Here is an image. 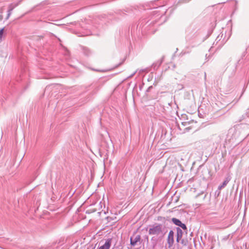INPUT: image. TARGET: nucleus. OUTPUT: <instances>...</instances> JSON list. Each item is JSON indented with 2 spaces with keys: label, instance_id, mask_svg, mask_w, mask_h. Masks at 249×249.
I'll return each instance as SVG.
<instances>
[{
  "label": "nucleus",
  "instance_id": "9d476101",
  "mask_svg": "<svg viewBox=\"0 0 249 249\" xmlns=\"http://www.w3.org/2000/svg\"><path fill=\"white\" fill-rule=\"evenodd\" d=\"M91 86L93 87L97 88V90L99 89L101 87V85L99 82H96L93 83V84H92Z\"/></svg>",
  "mask_w": 249,
  "mask_h": 249
},
{
  "label": "nucleus",
  "instance_id": "423d86ee",
  "mask_svg": "<svg viewBox=\"0 0 249 249\" xmlns=\"http://www.w3.org/2000/svg\"><path fill=\"white\" fill-rule=\"evenodd\" d=\"M83 51L84 53L87 56H89L91 54V51L89 48L87 47H83Z\"/></svg>",
  "mask_w": 249,
  "mask_h": 249
},
{
  "label": "nucleus",
  "instance_id": "9b49d317",
  "mask_svg": "<svg viewBox=\"0 0 249 249\" xmlns=\"http://www.w3.org/2000/svg\"><path fill=\"white\" fill-rule=\"evenodd\" d=\"M17 4L11 3L8 6V10L12 11L17 6Z\"/></svg>",
  "mask_w": 249,
  "mask_h": 249
},
{
  "label": "nucleus",
  "instance_id": "6e6552de",
  "mask_svg": "<svg viewBox=\"0 0 249 249\" xmlns=\"http://www.w3.org/2000/svg\"><path fill=\"white\" fill-rule=\"evenodd\" d=\"M231 178L230 176L227 177L225 178V180L223 181V182L221 184L222 185V187H223L224 188L227 185V184L229 182V181L231 180Z\"/></svg>",
  "mask_w": 249,
  "mask_h": 249
},
{
  "label": "nucleus",
  "instance_id": "4be33fe9",
  "mask_svg": "<svg viewBox=\"0 0 249 249\" xmlns=\"http://www.w3.org/2000/svg\"><path fill=\"white\" fill-rule=\"evenodd\" d=\"M183 242H184L183 240H182V241H181V243H182V244H183Z\"/></svg>",
  "mask_w": 249,
  "mask_h": 249
},
{
  "label": "nucleus",
  "instance_id": "6ab92c4d",
  "mask_svg": "<svg viewBox=\"0 0 249 249\" xmlns=\"http://www.w3.org/2000/svg\"><path fill=\"white\" fill-rule=\"evenodd\" d=\"M224 188V187H222V185H220V186H218V190H220L221 189H222V188Z\"/></svg>",
  "mask_w": 249,
  "mask_h": 249
},
{
  "label": "nucleus",
  "instance_id": "412c9836",
  "mask_svg": "<svg viewBox=\"0 0 249 249\" xmlns=\"http://www.w3.org/2000/svg\"><path fill=\"white\" fill-rule=\"evenodd\" d=\"M215 193H217V196H218L220 194V191H219L218 192H217V191H215Z\"/></svg>",
  "mask_w": 249,
  "mask_h": 249
},
{
  "label": "nucleus",
  "instance_id": "ddd939ff",
  "mask_svg": "<svg viewBox=\"0 0 249 249\" xmlns=\"http://www.w3.org/2000/svg\"><path fill=\"white\" fill-rule=\"evenodd\" d=\"M4 28L0 29V42H1L2 40V36L4 33Z\"/></svg>",
  "mask_w": 249,
  "mask_h": 249
},
{
  "label": "nucleus",
  "instance_id": "20e7f679",
  "mask_svg": "<svg viewBox=\"0 0 249 249\" xmlns=\"http://www.w3.org/2000/svg\"><path fill=\"white\" fill-rule=\"evenodd\" d=\"M141 240V236L137 235L135 237H131L130 238V244L132 246H135L138 242H139Z\"/></svg>",
  "mask_w": 249,
  "mask_h": 249
},
{
  "label": "nucleus",
  "instance_id": "f257e3e1",
  "mask_svg": "<svg viewBox=\"0 0 249 249\" xmlns=\"http://www.w3.org/2000/svg\"><path fill=\"white\" fill-rule=\"evenodd\" d=\"M164 227L162 225L160 224H155L151 226V228L149 229L148 233L150 235H160L163 234Z\"/></svg>",
  "mask_w": 249,
  "mask_h": 249
},
{
  "label": "nucleus",
  "instance_id": "2eb2a0df",
  "mask_svg": "<svg viewBox=\"0 0 249 249\" xmlns=\"http://www.w3.org/2000/svg\"><path fill=\"white\" fill-rule=\"evenodd\" d=\"M12 12V11L8 10L7 16V18H6L7 19H8L10 17V16L11 15Z\"/></svg>",
  "mask_w": 249,
  "mask_h": 249
},
{
  "label": "nucleus",
  "instance_id": "4468645a",
  "mask_svg": "<svg viewBox=\"0 0 249 249\" xmlns=\"http://www.w3.org/2000/svg\"><path fill=\"white\" fill-rule=\"evenodd\" d=\"M178 226L184 230H187V227L185 224L181 223V224H180Z\"/></svg>",
  "mask_w": 249,
  "mask_h": 249
},
{
  "label": "nucleus",
  "instance_id": "39448f33",
  "mask_svg": "<svg viewBox=\"0 0 249 249\" xmlns=\"http://www.w3.org/2000/svg\"><path fill=\"white\" fill-rule=\"evenodd\" d=\"M176 230H177L176 241L178 243H179L180 240L182 238V235H183V231L179 227H177L176 228Z\"/></svg>",
  "mask_w": 249,
  "mask_h": 249
},
{
  "label": "nucleus",
  "instance_id": "7ed1b4c3",
  "mask_svg": "<svg viewBox=\"0 0 249 249\" xmlns=\"http://www.w3.org/2000/svg\"><path fill=\"white\" fill-rule=\"evenodd\" d=\"M111 238L107 239L105 244L100 247H98L97 249H109L111 246Z\"/></svg>",
  "mask_w": 249,
  "mask_h": 249
},
{
  "label": "nucleus",
  "instance_id": "f03ea898",
  "mask_svg": "<svg viewBox=\"0 0 249 249\" xmlns=\"http://www.w3.org/2000/svg\"><path fill=\"white\" fill-rule=\"evenodd\" d=\"M174 231L172 230L170 231L167 238V243L169 248L172 247L173 245L174 242Z\"/></svg>",
  "mask_w": 249,
  "mask_h": 249
},
{
  "label": "nucleus",
  "instance_id": "f8f14e48",
  "mask_svg": "<svg viewBox=\"0 0 249 249\" xmlns=\"http://www.w3.org/2000/svg\"><path fill=\"white\" fill-rule=\"evenodd\" d=\"M191 0H179L178 3L179 4H183L184 3H188L190 2Z\"/></svg>",
  "mask_w": 249,
  "mask_h": 249
},
{
  "label": "nucleus",
  "instance_id": "f3484780",
  "mask_svg": "<svg viewBox=\"0 0 249 249\" xmlns=\"http://www.w3.org/2000/svg\"><path fill=\"white\" fill-rule=\"evenodd\" d=\"M219 37V36H218L216 38V39H215V41H216V44L218 43V41H220V39H218Z\"/></svg>",
  "mask_w": 249,
  "mask_h": 249
},
{
  "label": "nucleus",
  "instance_id": "dca6fc26",
  "mask_svg": "<svg viewBox=\"0 0 249 249\" xmlns=\"http://www.w3.org/2000/svg\"><path fill=\"white\" fill-rule=\"evenodd\" d=\"M124 60H123L122 62H120V63H119L118 65H117L115 68H117L119 66H120V65H121L123 62H124Z\"/></svg>",
  "mask_w": 249,
  "mask_h": 249
},
{
  "label": "nucleus",
  "instance_id": "aec40b11",
  "mask_svg": "<svg viewBox=\"0 0 249 249\" xmlns=\"http://www.w3.org/2000/svg\"><path fill=\"white\" fill-rule=\"evenodd\" d=\"M215 193H217V196H218L220 194V191H219L218 192H217V191H215Z\"/></svg>",
  "mask_w": 249,
  "mask_h": 249
},
{
  "label": "nucleus",
  "instance_id": "1a4fd4ad",
  "mask_svg": "<svg viewBox=\"0 0 249 249\" xmlns=\"http://www.w3.org/2000/svg\"><path fill=\"white\" fill-rule=\"evenodd\" d=\"M172 221L174 224L178 226L182 223L180 220L176 218H172Z\"/></svg>",
  "mask_w": 249,
  "mask_h": 249
},
{
  "label": "nucleus",
  "instance_id": "a211bd4d",
  "mask_svg": "<svg viewBox=\"0 0 249 249\" xmlns=\"http://www.w3.org/2000/svg\"><path fill=\"white\" fill-rule=\"evenodd\" d=\"M153 88V87L151 86H150L147 89V91H149L151 89H152Z\"/></svg>",
  "mask_w": 249,
  "mask_h": 249
},
{
  "label": "nucleus",
  "instance_id": "0eeeda50",
  "mask_svg": "<svg viewBox=\"0 0 249 249\" xmlns=\"http://www.w3.org/2000/svg\"><path fill=\"white\" fill-rule=\"evenodd\" d=\"M162 62V60H159L156 62L154 63L152 65V67H153L154 70L157 69L159 67V66L161 64Z\"/></svg>",
  "mask_w": 249,
  "mask_h": 249
},
{
  "label": "nucleus",
  "instance_id": "5701e85b",
  "mask_svg": "<svg viewBox=\"0 0 249 249\" xmlns=\"http://www.w3.org/2000/svg\"><path fill=\"white\" fill-rule=\"evenodd\" d=\"M221 44H220L219 45V47H220V46H221Z\"/></svg>",
  "mask_w": 249,
  "mask_h": 249
}]
</instances>
